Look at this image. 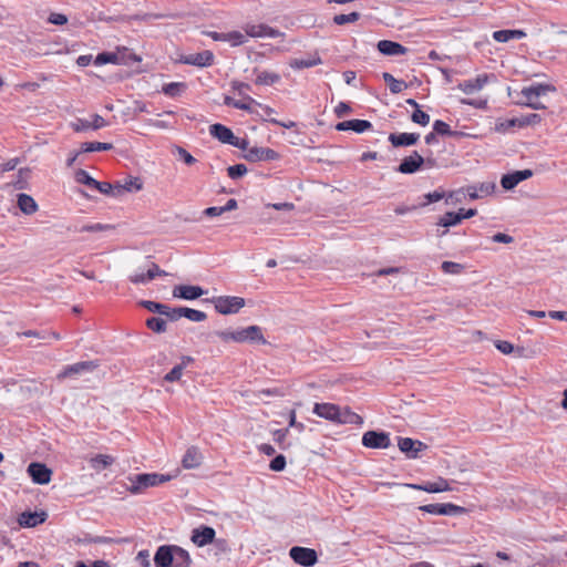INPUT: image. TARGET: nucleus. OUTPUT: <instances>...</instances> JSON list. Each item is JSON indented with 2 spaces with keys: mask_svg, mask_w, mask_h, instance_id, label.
<instances>
[{
  "mask_svg": "<svg viewBox=\"0 0 567 567\" xmlns=\"http://www.w3.org/2000/svg\"><path fill=\"white\" fill-rule=\"evenodd\" d=\"M313 413L322 419L337 424H355L363 423L362 417L352 412L349 408H341L333 403H315Z\"/></svg>",
  "mask_w": 567,
  "mask_h": 567,
  "instance_id": "obj_1",
  "label": "nucleus"
},
{
  "mask_svg": "<svg viewBox=\"0 0 567 567\" xmlns=\"http://www.w3.org/2000/svg\"><path fill=\"white\" fill-rule=\"evenodd\" d=\"M174 477H176V475L159 473L136 474L128 477L131 485L126 489L134 495L141 494L146 488L164 484Z\"/></svg>",
  "mask_w": 567,
  "mask_h": 567,
  "instance_id": "obj_2",
  "label": "nucleus"
},
{
  "mask_svg": "<svg viewBox=\"0 0 567 567\" xmlns=\"http://www.w3.org/2000/svg\"><path fill=\"white\" fill-rule=\"evenodd\" d=\"M214 334L225 342L256 341L262 344L266 343V339L264 338L261 329L258 326H249L247 328H241L235 331H216Z\"/></svg>",
  "mask_w": 567,
  "mask_h": 567,
  "instance_id": "obj_3",
  "label": "nucleus"
},
{
  "mask_svg": "<svg viewBox=\"0 0 567 567\" xmlns=\"http://www.w3.org/2000/svg\"><path fill=\"white\" fill-rule=\"evenodd\" d=\"M555 87L550 84L537 83L524 87L520 92L524 97V104L533 110H544L545 105L538 101L540 96L546 95L548 92H554Z\"/></svg>",
  "mask_w": 567,
  "mask_h": 567,
  "instance_id": "obj_4",
  "label": "nucleus"
},
{
  "mask_svg": "<svg viewBox=\"0 0 567 567\" xmlns=\"http://www.w3.org/2000/svg\"><path fill=\"white\" fill-rule=\"evenodd\" d=\"M157 276H167V272L159 269L155 262H151L145 268H138L130 275L128 279L134 285H146Z\"/></svg>",
  "mask_w": 567,
  "mask_h": 567,
  "instance_id": "obj_5",
  "label": "nucleus"
},
{
  "mask_svg": "<svg viewBox=\"0 0 567 567\" xmlns=\"http://www.w3.org/2000/svg\"><path fill=\"white\" fill-rule=\"evenodd\" d=\"M99 367L96 361H81L70 365H65L56 375L58 380L66 378H75L84 373H91Z\"/></svg>",
  "mask_w": 567,
  "mask_h": 567,
  "instance_id": "obj_6",
  "label": "nucleus"
},
{
  "mask_svg": "<svg viewBox=\"0 0 567 567\" xmlns=\"http://www.w3.org/2000/svg\"><path fill=\"white\" fill-rule=\"evenodd\" d=\"M245 306V299L235 296L218 297L215 300V309L221 315L238 312Z\"/></svg>",
  "mask_w": 567,
  "mask_h": 567,
  "instance_id": "obj_7",
  "label": "nucleus"
},
{
  "mask_svg": "<svg viewBox=\"0 0 567 567\" xmlns=\"http://www.w3.org/2000/svg\"><path fill=\"white\" fill-rule=\"evenodd\" d=\"M291 559L303 567H312L318 561L317 551L312 548L295 546L290 549Z\"/></svg>",
  "mask_w": 567,
  "mask_h": 567,
  "instance_id": "obj_8",
  "label": "nucleus"
},
{
  "mask_svg": "<svg viewBox=\"0 0 567 567\" xmlns=\"http://www.w3.org/2000/svg\"><path fill=\"white\" fill-rule=\"evenodd\" d=\"M362 445L368 449H388L391 445L389 433L368 431L362 436Z\"/></svg>",
  "mask_w": 567,
  "mask_h": 567,
  "instance_id": "obj_9",
  "label": "nucleus"
},
{
  "mask_svg": "<svg viewBox=\"0 0 567 567\" xmlns=\"http://www.w3.org/2000/svg\"><path fill=\"white\" fill-rule=\"evenodd\" d=\"M214 53L209 50H205L198 53L182 55L178 62L187 65L207 68L214 63Z\"/></svg>",
  "mask_w": 567,
  "mask_h": 567,
  "instance_id": "obj_10",
  "label": "nucleus"
},
{
  "mask_svg": "<svg viewBox=\"0 0 567 567\" xmlns=\"http://www.w3.org/2000/svg\"><path fill=\"white\" fill-rule=\"evenodd\" d=\"M279 157V154L275 150L258 146L250 147L245 154V158L249 162H270L277 161Z\"/></svg>",
  "mask_w": 567,
  "mask_h": 567,
  "instance_id": "obj_11",
  "label": "nucleus"
},
{
  "mask_svg": "<svg viewBox=\"0 0 567 567\" xmlns=\"http://www.w3.org/2000/svg\"><path fill=\"white\" fill-rule=\"evenodd\" d=\"M398 446L409 458L419 457V453L426 449L424 443L410 437H399Z\"/></svg>",
  "mask_w": 567,
  "mask_h": 567,
  "instance_id": "obj_12",
  "label": "nucleus"
},
{
  "mask_svg": "<svg viewBox=\"0 0 567 567\" xmlns=\"http://www.w3.org/2000/svg\"><path fill=\"white\" fill-rule=\"evenodd\" d=\"M28 474L35 484H48L51 481V470L42 463H31L28 466Z\"/></svg>",
  "mask_w": 567,
  "mask_h": 567,
  "instance_id": "obj_13",
  "label": "nucleus"
},
{
  "mask_svg": "<svg viewBox=\"0 0 567 567\" xmlns=\"http://www.w3.org/2000/svg\"><path fill=\"white\" fill-rule=\"evenodd\" d=\"M215 535L216 533L213 527L202 525L193 529L190 540L196 546L204 547L214 542Z\"/></svg>",
  "mask_w": 567,
  "mask_h": 567,
  "instance_id": "obj_14",
  "label": "nucleus"
},
{
  "mask_svg": "<svg viewBox=\"0 0 567 567\" xmlns=\"http://www.w3.org/2000/svg\"><path fill=\"white\" fill-rule=\"evenodd\" d=\"M532 176L533 171L530 169L515 171L503 175L501 179V185L504 189L511 190L514 187H516L520 182L528 179Z\"/></svg>",
  "mask_w": 567,
  "mask_h": 567,
  "instance_id": "obj_15",
  "label": "nucleus"
},
{
  "mask_svg": "<svg viewBox=\"0 0 567 567\" xmlns=\"http://www.w3.org/2000/svg\"><path fill=\"white\" fill-rule=\"evenodd\" d=\"M421 511L434 515H457L465 509L461 506L446 503V504H427L420 507Z\"/></svg>",
  "mask_w": 567,
  "mask_h": 567,
  "instance_id": "obj_16",
  "label": "nucleus"
},
{
  "mask_svg": "<svg viewBox=\"0 0 567 567\" xmlns=\"http://www.w3.org/2000/svg\"><path fill=\"white\" fill-rule=\"evenodd\" d=\"M405 486L412 489L427 493H440L452 489L447 480L443 477H439L435 482H426L424 484H405Z\"/></svg>",
  "mask_w": 567,
  "mask_h": 567,
  "instance_id": "obj_17",
  "label": "nucleus"
},
{
  "mask_svg": "<svg viewBox=\"0 0 567 567\" xmlns=\"http://www.w3.org/2000/svg\"><path fill=\"white\" fill-rule=\"evenodd\" d=\"M425 159L422 155H420L416 151H414L410 156H406L402 159L401 164L398 167V172L402 174H413L415 173L423 164Z\"/></svg>",
  "mask_w": 567,
  "mask_h": 567,
  "instance_id": "obj_18",
  "label": "nucleus"
},
{
  "mask_svg": "<svg viewBox=\"0 0 567 567\" xmlns=\"http://www.w3.org/2000/svg\"><path fill=\"white\" fill-rule=\"evenodd\" d=\"M142 306L146 308L148 311L158 313L161 316H165L171 321L178 320L177 308H171L165 303H159L155 301H142Z\"/></svg>",
  "mask_w": 567,
  "mask_h": 567,
  "instance_id": "obj_19",
  "label": "nucleus"
},
{
  "mask_svg": "<svg viewBox=\"0 0 567 567\" xmlns=\"http://www.w3.org/2000/svg\"><path fill=\"white\" fill-rule=\"evenodd\" d=\"M540 121H542V117L539 114L532 113V114H527V115H524L520 117H514V118L506 120L505 122H503L501 124L498 130L506 131L514 126L524 127L527 125L537 124Z\"/></svg>",
  "mask_w": 567,
  "mask_h": 567,
  "instance_id": "obj_20",
  "label": "nucleus"
},
{
  "mask_svg": "<svg viewBox=\"0 0 567 567\" xmlns=\"http://www.w3.org/2000/svg\"><path fill=\"white\" fill-rule=\"evenodd\" d=\"M205 291L199 286L181 285L173 289V297L194 300L202 297Z\"/></svg>",
  "mask_w": 567,
  "mask_h": 567,
  "instance_id": "obj_21",
  "label": "nucleus"
},
{
  "mask_svg": "<svg viewBox=\"0 0 567 567\" xmlns=\"http://www.w3.org/2000/svg\"><path fill=\"white\" fill-rule=\"evenodd\" d=\"M245 35L251 38H276L279 32L267 24H248L245 28Z\"/></svg>",
  "mask_w": 567,
  "mask_h": 567,
  "instance_id": "obj_22",
  "label": "nucleus"
},
{
  "mask_svg": "<svg viewBox=\"0 0 567 567\" xmlns=\"http://www.w3.org/2000/svg\"><path fill=\"white\" fill-rule=\"evenodd\" d=\"M377 48L380 53L389 56L394 55H403L409 50L408 48L403 47L399 42L390 41V40H381L378 42Z\"/></svg>",
  "mask_w": 567,
  "mask_h": 567,
  "instance_id": "obj_23",
  "label": "nucleus"
},
{
  "mask_svg": "<svg viewBox=\"0 0 567 567\" xmlns=\"http://www.w3.org/2000/svg\"><path fill=\"white\" fill-rule=\"evenodd\" d=\"M209 134L224 144L231 145L235 135L227 126L216 123L209 126Z\"/></svg>",
  "mask_w": 567,
  "mask_h": 567,
  "instance_id": "obj_24",
  "label": "nucleus"
},
{
  "mask_svg": "<svg viewBox=\"0 0 567 567\" xmlns=\"http://www.w3.org/2000/svg\"><path fill=\"white\" fill-rule=\"evenodd\" d=\"M172 545L159 546L154 556L155 567H173Z\"/></svg>",
  "mask_w": 567,
  "mask_h": 567,
  "instance_id": "obj_25",
  "label": "nucleus"
},
{
  "mask_svg": "<svg viewBox=\"0 0 567 567\" xmlns=\"http://www.w3.org/2000/svg\"><path fill=\"white\" fill-rule=\"evenodd\" d=\"M487 81H488V76L486 74H481V75L476 76L475 79L461 82L457 85V87L465 94H473L475 92L481 91L484 87V85L487 83Z\"/></svg>",
  "mask_w": 567,
  "mask_h": 567,
  "instance_id": "obj_26",
  "label": "nucleus"
},
{
  "mask_svg": "<svg viewBox=\"0 0 567 567\" xmlns=\"http://www.w3.org/2000/svg\"><path fill=\"white\" fill-rule=\"evenodd\" d=\"M372 127L371 122L367 120H348L340 122L336 125L338 131H354L355 133H363Z\"/></svg>",
  "mask_w": 567,
  "mask_h": 567,
  "instance_id": "obj_27",
  "label": "nucleus"
},
{
  "mask_svg": "<svg viewBox=\"0 0 567 567\" xmlns=\"http://www.w3.org/2000/svg\"><path fill=\"white\" fill-rule=\"evenodd\" d=\"M47 518V514L44 512H23L19 515L18 523L21 527H35L39 524H42Z\"/></svg>",
  "mask_w": 567,
  "mask_h": 567,
  "instance_id": "obj_28",
  "label": "nucleus"
},
{
  "mask_svg": "<svg viewBox=\"0 0 567 567\" xmlns=\"http://www.w3.org/2000/svg\"><path fill=\"white\" fill-rule=\"evenodd\" d=\"M202 461H203V455H202L200 451L195 446H190L186 450V452L183 456L182 465L184 468H187V470L196 468L202 464Z\"/></svg>",
  "mask_w": 567,
  "mask_h": 567,
  "instance_id": "obj_29",
  "label": "nucleus"
},
{
  "mask_svg": "<svg viewBox=\"0 0 567 567\" xmlns=\"http://www.w3.org/2000/svg\"><path fill=\"white\" fill-rule=\"evenodd\" d=\"M420 138L417 133H392L389 141L395 147L414 145Z\"/></svg>",
  "mask_w": 567,
  "mask_h": 567,
  "instance_id": "obj_30",
  "label": "nucleus"
},
{
  "mask_svg": "<svg viewBox=\"0 0 567 567\" xmlns=\"http://www.w3.org/2000/svg\"><path fill=\"white\" fill-rule=\"evenodd\" d=\"M322 63L318 53L310 54L307 58H296L289 62V65L295 70L312 68Z\"/></svg>",
  "mask_w": 567,
  "mask_h": 567,
  "instance_id": "obj_31",
  "label": "nucleus"
},
{
  "mask_svg": "<svg viewBox=\"0 0 567 567\" xmlns=\"http://www.w3.org/2000/svg\"><path fill=\"white\" fill-rule=\"evenodd\" d=\"M173 550V567H189L192 564L190 555L184 548L172 545Z\"/></svg>",
  "mask_w": 567,
  "mask_h": 567,
  "instance_id": "obj_32",
  "label": "nucleus"
},
{
  "mask_svg": "<svg viewBox=\"0 0 567 567\" xmlns=\"http://www.w3.org/2000/svg\"><path fill=\"white\" fill-rule=\"evenodd\" d=\"M117 190H115L117 197L123 196L126 193H133L142 189V183L136 177L126 178L123 183H116Z\"/></svg>",
  "mask_w": 567,
  "mask_h": 567,
  "instance_id": "obj_33",
  "label": "nucleus"
},
{
  "mask_svg": "<svg viewBox=\"0 0 567 567\" xmlns=\"http://www.w3.org/2000/svg\"><path fill=\"white\" fill-rule=\"evenodd\" d=\"M18 206L21 209V212L27 215H31L35 213L38 209L35 200L30 195L27 194L18 195Z\"/></svg>",
  "mask_w": 567,
  "mask_h": 567,
  "instance_id": "obj_34",
  "label": "nucleus"
},
{
  "mask_svg": "<svg viewBox=\"0 0 567 567\" xmlns=\"http://www.w3.org/2000/svg\"><path fill=\"white\" fill-rule=\"evenodd\" d=\"M114 457L106 454H96L90 458V465L93 470L100 472L114 463Z\"/></svg>",
  "mask_w": 567,
  "mask_h": 567,
  "instance_id": "obj_35",
  "label": "nucleus"
},
{
  "mask_svg": "<svg viewBox=\"0 0 567 567\" xmlns=\"http://www.w3.org/2000/svg\"><path fill=\"white\" fill-rule=\"evenodd\" d=\"M177 315H178V319L182 317H185L188 320L194 321V322H200L207 318L205 312H203L200 310L192 309V308H186V307H178Z\"/></svg>",
  "mask_w": 567,
  "mask_h": 567,
  "instance_id": "obj_36",
  "label": "nucleus"
},
{
  "mask_svg": "<svg viewBox=\"0 0 567 567\" xmlns=\"http://www.w3.org/2000/svg\"><path fill=\"white\" fill-rule=\"evenodd\" d=\"M384 82L389 85L391 93L398 94L408 87V84L402 80H396L391 73L384 72L382 74Z\"/></svg>",
  "mask_w": 567,
  "mask_h": 567,
  "instance_id": "obj_37",
  "label": "nucleus"
},
{
  "mask_svg": "<svg viewBox=\"0 0 567 567\" xmlns=\"http://www.w3.org/2000/svg\"><path fill=\"white\" fill-rule=\"evenodd\" d=\"M280 81V75L275 72L260 71L256 78V84L258 85H272Z\"/></svg>",
  "mask_w": 567,
  "mask_h": 567,
  "instance_id": "obj_38",
  "label": "nucleus"
},
{
  "mask_svg": "<svg viewBox=\"0 0 567 567\" xmlns=\"http://www.w3.org/2000/svg\"><path fill=\"white\" fill-rule=\"evenodd\" d=\"M460 223H461V218H460L457 212L456 213L447 212L439 218L436 226L442 227V228H449V227L456 226Z\"/></svg>",
  "mask_w": 567,
  "mask_h": 567,
  "instance_id": "obj_39",
  "label": "nucleus"
},
{
  "mask_svg": "<svg viewBox=\"0 0 567 567\" xmlns=\"http://www.w3.org/2000/svg\"><path fill=\"white\" fill-rule=\"evenodd\" d=\"M80 147H81V152L91 153V152L110 151L113 148V144L102 143V142H85V143H82Z\"/></svg>",
  "mask_w": 567,
  "mask_h": 567,
  "instance_id": "obj_40",
  "label": "nucleus"
},
{
  "mask_svg": "<svg viewBox=\"0 0 567 567\" xmlns=\"http://www.w3.org/2000/svg\"><path fill=\"white\" fill-rule=\"evenodd\" d=\"M146 326L148 329L156 333H163L167 329V323L164 319L159 317H152L146 320Z\"/></svg>",
  "mask_w": 567,
  "mask_h": 567,
  "instance_id": "obj_41",
  "label": "nucleus"
},
{
  "mask_svg": "<svg viewBox=\"0 0 567 567\" xmlns=\"http://www.w3.org/2000/svg\"><path fill=\"white\" fill-rule=\"evenodd\" d=\"M224 42H229L231 47H238L247 42V37L239 31L225 33Z\"/></svg>",
  "mask_w": 567,
  "mask_h": 567,
  "instance_id": "obj_42",
  "label": "nucleus"
},
{
  "mask_svg": "<svg viewBox=\"0 0 567 567\" xmlns=\"http://www.w3.org/2000/svg\"><path fill=\"white\" fill-rule=\"evenodd\" d=\"M464 266L454 261H443L441 269L446 275H460L464 270Z\"/></svg>",
  "mask_w": 567,
  "mask_h": 567,
  "instance_id": "obj_43",
  "label": "nucleus"
},
{
  "mask_svg": "<svg viewBox=\"0 0 567 567\" xmlns=\"http://www.w3.org/2000/svg\"><path fill=\"white\" fill-rule=\"evenodd\" d=\"M120 61L118 55L112 52H103L96 55L94 63L96 65H103L106 63L117 64Z\"/></svg>",
  "mask_w": 567,
  "mask_h": 567,
  "instance_id": "obj_44",
  "label": "nucleus"
},
{
  "mask_svg": "<svg viewBox=\"0 0 567 567\" xmlns=\"http://www.w3.org/2000/svg\"><path fill=\"white\" fill-rule=\"evenodd\" d=\"M93 189L99 190L101 194L117 197L115 190H117L116 184H111L107 182H99L96 181Z\"/></svg>",
  "mask_w": 567,
  "mask_h": 567,
  "instance_id": "obj_45",
  "label": "nucleus"
},
{
  "mask_svg": "<svg viewBox=\"0 0 567 567\" xmlns=\"http://www.w3.org/2000/svg\"><path fill=\"white\" fill-rule=\"evenodd\" d=\"M360 19L359 12H351L348 14H337L333 17V22L338 25H343L347 23H353Z\"/></svg>",
  "mask_w": 567,
  "mask_h": 567,
  "instance_id": "obj_46",
  "label": "nucleus"
},
{
  "mask_svg": "<svg viewBox=\"0 0 567 567\" xmlns=\"http://www.w3.org/2000/svg\"><path fill=\"white\" fill-rule=\"evenodd\" d=\"M75 181L80 184H84L90 188H94L96 179H94L90 174L84 169H79L75 172Z\"/></svg>",
  "mask_w": 567,
  "mask_h": 567,
  "instance_id": "obj_47",
  "label": "nucleus"
},
{
  "mask_svg": "<svg viewBox=\"0 0 567 567\" xmlns=\"http://www.w3.org/2000/svg\"><path fill=\"white\" fill-rule=\"evenodd\" d=\"M433 131L440 135L455 136L457 132L451 130L450 125L444 121L436 120L433 124Z\"/></svg>",
  "mask_w": 567,
  "mask_h": 567,
  "instance_id": "obj_48",
  "label": "nucleus"
},
{
  "mask_svg": "<svg viewBox=\"0 0 567 567\" xmlns=\"http://www.w3.org/2000/svg\"><path fill=\"white\" fill-rule=\"evenodd\" d=\"M111 226L109 225H104V224H87V225H83L82 227L78 228V227H74L73 230L74 231H80V233H84V231H87V233H96V231H103V230H106V229H110Z\"/></svg>",
  "mask_w": 567,
  "mask_h": 567,
  "instance_id": "obj_49",
  "label": "nucleus"
},
{
  "mask_svg": "<svg viewBox=\"0 0 567 567\" xmlns=\"http://www.w3.org/2000/svg\"><path fill=\"white\" fill-rule=\"evenodd\" d=\"M247 172L248 169L244 164H236L227 168L228 176L233 179L243 177Z\"/></svg>",
  "mask_w": 567,
  "mask_h": 567,
  "instance_id": "obj_50",
  "label": "nucleus"
},
{
  "mask_svg": "<svg viewBox=\"0 0 567 567\" xmlns=\"http://www.w3.org/2000/svg\"><path fill=\"white\" fill-rule=\"evenodd\" d=\"M412 122L426 126L430 123V115L419 109H416L411 115Z\"/></svg>",
  "mask_w": 567,
  "mask_h": 567,
  "instance_id": "obj_51",
  "label": "nucleus"
},
{
  "mask_svg": "<svg viewBox=\"0 0 567 567\" xmlns=\"http://www.w3.org/2000/svg\"><path fill=\"white\" fill-rule=\"evenodd\" d=\"M477 192L481 195V197L488 196L494 193L496 185L494 182H483L476 185Z\"/></svg>",
  "mask_w": 567,
  "mask_h": 567,
  "instance_id": "obj_52",
  "label": "nucleus"
},
{
  "mask_svg": "<svg viewBox=\"0 0 567 567\" xmlns=\"http://www.w3.org/2000/svg\"><path fill=\"white\" fill-rule=\"evenodd\" d=\"M174 154L178 155V157L183 159L187 165H193L196 163V158L181 146L175 147Z\"/></svg>",
  "mask_w": 567,
  "mask_h": 567,
  "instance_id": "obj_53",
  "label": "nucleus"
},
{
  "mask_svg": "<svg viewBox=\"0 0 567 567\" xmlns=\"http://www.w3.org/2000/svg\"><path fill=\"white\" fill-rule=\"evenodd\" d=\"M184 369L176 364L165 377L164 380L167 382L178 381L183 375Z\"/></svg>",
  "mask_w": 567,
  "mask_h": 567,
  "instance_id": "obj_54",
  "label": "nucleus"
},
{
  "mask_svg": "<svg viewBox=\"0 0 567 567\" xmlns=\"http://www.w3.org/2000/svg\"><path fill=\"white\" fill-rule=\"evenodd\" d=\"M269 467L274 472L284 471L286 467V457L284 455H277L274 460H271Z\"/></svg>",
  "mask_w": 567,
  "mask_h": 567,
  "instance_id": "obj_55",
  "label": "nucleus"
},
{
  "mask_svg": "<svg viewBox=\"0 0 567 567\" xmlns=\"http://www.w3.org/2000/svg\"><path fill=\"white\" fill-rule=\"evenodd\" d=\"M182 87H184L183 83L172 82L163 86V92L166 95L175 96L181 92Z\"/></svg>",
  "mask_w": 567,
  "mask_h": 567,
  "instance_id": "obj_56",
  "label": "nucleus"
},
{
  "mask_svg": "<svg viewBox=\"0 0 567 567\" xmlns=\"http://www.w3.org/2000/svg\"><path fill=\"white\" fill-rule=\"evenodd\" d=\"M511 30H498L493 32V39L497 42L504 43L512 40Z\"/></svg>",
  "mask_w": 567,
  "mask_h": 567,
  "instance_id": "obj_57",
  "label": "nucleus"
},
{
  "mask_svg": "<svg viewBox=\"0 0 567 567\" xmlns=\"http://www.w3.org/2000/svg\"><path fill=\"white\" fill-rule=\"evenodd\" d=\"M71 127L75 132H83V131H86V130H91L90 121L84 120V118H78L76 121L72 122L71 123Z\"/></svg>",
  "mask_w": 567,
  "mask_h": 567,
  "instance_id": "obj_58",
  "label": "nucleus"
},
{
  "mask_svg": "<svg viewBox=\"0 0 567 567\" xmlns=\"http://www.w3.org/2000/svg\"><path fill=\"white\" fill-rule=\"evenodd\" d=\"M48 21L52 24L63 25L68 22V18L65 14L53 12L49 16Z\"/></svg>",
  "mask_w": 567,
  "mask_h": 567,
  "instance_id": "obj_59",
  "label": "nucleus"
},
{
  "mask_svg": "<svg viewBox=\"0 0 567 567\" xmlns=\"http://www.w3.org/2000/svg\"><path fill=\"white\" fill-rule=\"evenodd\" d=\"M495 347L504 354H509L514 351V346L508 341L498 340Z\"/></svg>",
  "mask_w": 567,
  "mask_h": 567,
  "instance_id": "obj_60",
  "label": "nucleus"
},
{
  "mask_svg": "<svg viewBox=\"0 0 567 567\" xmlns=\"http://www.w3.org/2000/svg\"><path fill=\"white\" fill-rule=\"evenodd\" d=\"M106 125V121L99 114H94L92 116V121L90 122L91 130H99L105 127Z\"/></svg>",
  "mask_w": 567,
  "mask_h": 567,
  "instance_id": "obj_61",
  "label": "nucleus"
},
{
  "mask_svg": "<svg viewBox=\"0 0 567 567\" xmlns=\"http://www.w3.org/2000/svg\"><path fill=\"white\" fill-rule=\"evenodd\" d=\"M231 87L237 91L239 93V95H243L244 97L246 96L245 95V92L248 91L250 89V85L247 84V83H244V82H239V81H233L231 82Z\"/></svg>",
  "mask_w": 567,
  "mask_h": 567,
  "instance_id": "obj_62",
  "label": "nucleus"
},
{
  "mask_svg": "<svg viewBox=\"0 0 567 567\" xmlns=\"http://www.w3.org/2000/svg\"><path fill=\"white\" fill-rule=\"evenodd\" d=\"M492 240L494 243L511 244L514 241V238L507 234L497 233L492 237Z\"/></svg>",
  "mask_w": 567,
  "mask_h": 567,
  "instance_id": "obj_63",
  "label": "nucleus"
},
{
  "mask_svg": "<svg viewBox=\"0 0 567 567\" xmlns=\"http://www.w3.org/2000/svg\"><path fill=\"white\" fill-rule=\"evenodd\" d=\"M351 111V107L349 104L344 103V102H340L336 109H334V112H336V115L338 117H342L344 116L346 114H348L349 112Z\"/></svg>",
  "mask_w": 567,
  "mask_h": 567,
  "instance_id": "obj_64",
  "label": "nucleus"
}]
</instances>
